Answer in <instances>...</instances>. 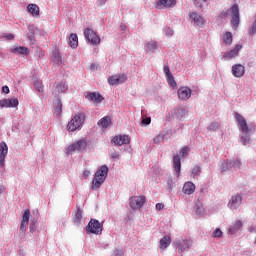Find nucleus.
Returning <instances> with one entry per match:
<instances>
[{
    "mask_svg": "<svg viewBox=\"0 0 256 256\" xmlns=\"http://www.w3.org/2000/svg\"><path fill=\"white\" fill-rule=\"evenodd\" d=\"M234 117L237 121L238 129L241 131V143L242 145H249V142L251 141V137L249 134V126H247V120H245V117H243L239 113H235Z\"/></svg>",
    "mask_w": 256,
    "mask_h": 256,
    "instance_id": "obj_1",
    "label": "nucleus"
},
{
    "mask_svg": "<svg viewBox=\"0 0 256 256\" xmlns=\"http://www.w3.org/2000/svg\"><path fill=\"white\" fill-rule=\"evenodd\" d=\"M109 173V167L107 165H103L98 169L95 173L94 179L92 180L91 189L93 191H97V189L101 188V185L105 183L107 179V174Z\"/></svg>",
    "mask_w": 256,
    "mask_h": 256,
    "instance_id": "obj_2",
    "label": "nucleus"
},
{
    "mask_svg": "<svg viewBox=\"0 0 256 256\" xmlns=\"http://www.w3.org/2000/svg\"><path fill=\"white\" fill-rule=\"evenodd\" d=\"M83 123H85V114L79 113L76 114L67 125L68 131H79L81 127H83Z\"/></svg>",
    "mask_w": 256,
    "mask_h": 256,
    "instance_id": "obj_3",
    "label": "nucleus"
},
{
    "mask_svg": "<svg viewBox=\"0 0 256 256\" xmlns=\"http://www.w3.org/2000/svg\"><path fill=\"white\" fill-rule=\"evenodd\" d=\"M86 231L89 235H101L103 233V224L99 220L92 218L86 226Z\"/></svg>",
    "mask_w": 256,
    "mask_h": 256,
    "instance_id": "obj_4",
    "label": "nucleus"
},
{
    "mask_svg": "<svg viewBox=\"0 0 256 256\" xmlns=\"http://www.w3.org/2000/svg\"><path fill=\"white\" fill-rule=\"evenodd\" d=\"M31 217V211L26 209L22 216V221L19 229V239H25V233L27 232V226L29 225V219Z\"/></svg>",
    "mask_w": 256,
    "mask_h": 256,
    "instance_id": "obj_5",
    "label": "nucleus"
},
{
    "mask_svg": "<svg viewBox=\"0 0 256 256\" xmlns=\"http://www.w3.org/2000/svg\"><path fill=\"white\" fill-rule=\"evenodd\" d=\"M84 37L91 45H99V43H101V38H99V35L91 28L84 30Z\"/></svg>",
    "mask_w": 256,
    "mask_h": 256,
    "instance_id": "obj_6",
    "label": "nucleus"
},
{
    "mask_svg": "<svg viewBox=\"0 0 256 256\" xmlns=\"http://www.w3.org/2000/svg\"><path fill=\"white\" fill-rule=\"evenodd\" d=\"M175 245L178 249V253H185V251H187V249L193 245V241L190 239L178 238L175 241Z\"/></svg>",
    "mask_w": 256,
    "mask_h": 256,
    "instance_id": "obj_7",
    "label": "nucleus"
},
{
    "mask_svg": "<svg viewBox=\"0 0 256 256\" xmlns=\"http://www.w3.org/2000/svg\"><path fill=\"white\" fill-rule=\"evenodd\" d=\"M85 147H87V142H85V140H78L68 146L66 153L67 155H72L73 153H75V151H83Z\"/></svg>",
    "mask_w": 256,
    "mask_h": 256,
    "instance_id": "obj_8",
    "label": "nucleus"
},
{
    "mask_svg": "<svg viewBox=\"0 0 256 256\" xmlns=\"http://www.w3.org/2000/svg\"><path fill=\"white\" fill-rule=\"evenodd\" d=\"M230 13H232L231 25L232 29H237L239 27V23H241V19L239 16V6L234 5L230 8Z\"/></svg>",
    "mask_w": 256,
    "mask_h": 256,
    "instance_id": "obj_9",
    "label": "nucleus"
},
{
    "mask_svg": "<svg viewBox=\"0 0 256 256\" xmlns=\"http://www.w3.org/2000/svg\"><path fill=\"white\" fill-rule=\"evenodd\" d=\"M145 196H133L130 198V207L133 210L141 209L145 205Z\"/></svg>",
    "mask_w": 256,
    "mask_h": 256,
    "instance_id": "obj_10",
    "label": "nucleus"
},
{
    "mask_svg": "<svg viewBox=\"0 0 256 256\" xmlns=\"http://www.w3.org/2000/svg\"><path fill=\"white\" fill-rule=\"evenodd\" d=\"M67 89H69V86L65 81H60L56 84H54V88L52 90V94L54 97H59L61 93H67Z\"/></svg>",
    "mask_w": 256,
    "mask_h": 256,
    "instance_id": "obj_11",
    "label": "nucleus"
},
{
    "mask_svg": "<svg viewBox=\"0 0 256 256\" xmlns=\"http://www.w3.org/2000/svg\"><path fill=\"white\" fill-rule=\"evenodd\" d=\"M111 141L114 145L121 147L122 145H129V143H131V138L129 135H117L114 136Z\"/></svg>",
    "mask_w": 256,
    "mask_h": 256,
    "instance_id": "obj_12",
    "label": "nucleus"
},
{
    "mask_svg": "<svg viewBox=\"0 0 256 256\" xmlns=\"http://www.w3.org/2000/svg\"><path fill=\"white\" fill-rule=\"evenodd\" d=\"M241 203H243V198L239 194H235L231 197L228 207L232 211H235V209H239L241 207Z\"/></svg>",
    "mask_w": 256,
    "mask_h": 256,
    "instance_id": "obj_13",
    "label": "nucleus"
},
{
    "mask_svg": "<svg viewBox=\"0 0 256 256\" xmlns=\"http://www.w3.org/2000/svg\"><path fill=\"white\" fill-rule=\"evenodd\" d=\"M192 90L189 87H180L177 91L178 99L180 101H187L191 99Z\"/></svg>",
    "mask_w": 256,
    "mask_h": 256,
    "instance_id": "obj_14",
    "label": "nucleus"
},
{
    "mask_svg": "<svg viewBox=\"0 0 256 256\" xmlns=\"http://www.w3.org/2000/svg\"><path fill=\"white\" fill-rule=\"evenodd\" d=\"M177 5L176 0H158L156 2V9H171Z\"/></svg>",
    "mask_w": 256,
    "mask_h": 256,
    "instance_id": "obj_15",
    "label": "nucleus"
},
{
    "mask_svg": "<svg viewBox=\"0 0 256 256\" xmlns=\"http://www.w3.org/2000/svg\"><path fill=\"white\" fill-rule=\"evenodd\" d=\"M127 81V75H113L108 78L109 85H121V83H125Z\"/></svg>",
    "mask_w": 256,
    "mask_h": 256,
    "instance_id": "obj_16",
    "label": "nucleus"
},
{
    "mask_svg": "<svg viewBox=\"0 0 256 256\" xmlns=\"http://www.w3.org/2000/svg\"><path fill=\"white\" fill-rule=\"evenodd\" d=\"M242 229H243V221L236 220L234 223H232L228 227V233L230 235H237V233H239V231H242Z\"/></svg>",
    "mask_w": 256,
    "mask_h": 256,
    "instance_id": "obj_17",
    "label": "nucleus"
},
{
    "mask_svg": "<svg viewBox=\"0 0 256 256\" xmlns=\"http://www.w3.org/2000/svg\"><path fill=\"white\" fill-rule=\"evenodd\" d=\"M8 153H9V147L7 146V143L1 142L0 143V167H5V158L7 157Z\"/></svg>",
    "mask_w": 256,
    "mask_h": 256,
    "instance_id": "obj_18",
    "label": "nucleus"
},
{
    "mask_svg": "<svg viewBox=\"0 0 256 256\" xmlns=\"http://www.w3.org/2000/svg\"><path fill=\"white\" fill-rule=\"evenodd\" d=\"M19 106V100L17 98L0 100V107L2 108H14Z\"/></svg>",
    "mask_w": 256,
    "mask_h": 256,
    "instance_id": "obj_19",
    "label": "nucleus"
},
{
    "mask_svg": "<svg viewBox=\"0 0 256 256\" xmlns=\"http://www.w3.org/2000/svg\"><path fill=\"white\" fill-rule=\"evenodd\" d=\"M189 17L197 27H202L205 25V18H203V16L199 15L197 12H190Z\"/></svg>",
    "mask_w": 256,
    "mask_h": 256,
    "instance_id": "obj_20",
    "label": "nucleus"
},
{
    "mask_svg": "<svg viewBox=\"0 0 256 256\" xmlns=\"http://www.w3.org/2000/svg\"><path fill=\"white\" fill-rule=\"evenodd\" d=\"M171 114H172V117L174 119H179L181 121V119H183V117L185 115H187V108L183 107V106H180V107H177V108H174L172 111H171Z\"/></svg>",
    "mask_w": 256,
    "mask_h": 256,
    "instance_id": "obj_21",
    "label": "nucleus"
},
{
    "mask_svg": "<svg viewBox=\"0 0 256 256\" xmlns=\"http://www.w3.org/2000/svg\"><path fill=\"white\" fill-rule=\"evenodd\" d=\"M232 75H234V77H243V75H245V66L241 65V64H235L232 66Z\"/></svg>",
    "mask_w": 256,
    "mask_h": 256,
    "instance_id": "obj_22",
    "label": "nucleus"
},
{
    "mask_svg": "<svg viewBox=\"0 0 256 256\" xmlns=\"http://www.w3.org/2000/svg\"><path fill=\"white\" fill-rule=\"evenodd\" d=\"M86 99H88V101H92L93 103H101L104 98L97 92H89L86 95Z\"/></svg>",
    "mask_w": 256,
    "mask_h": 256,
    "instance_id": "obj_23",
    "label": "nucleus"
},
{
    "mask_svg": "<svg viewBox=\"0 0 256 256\" xmlns=\"http://www.w3.org/2000/svg\"><path fill=\"white\" fill-rule=\"evenodd\" d=\"M182 191L184 195H193V193H195V184L191 181L186 182Z\"/></svg>",
    "mask_w": 256,
    "mask_h": 256,
    "instance_id": "obj_24",
    "label": "nucleus"
},
{
    "mask_svg": "<svg viewBox=\"0 0 256 256\" xmlns=\"http://www.w3.org/2000/svg\"><path fill=\"white\" fill-rule=\"evenodd\" d=\"M173 169L177 177H179L181 175V158L179 155L173 157Z\"/></svg>",
    "mask_w": 256,
    "mask_h": 256,
    "instance_id": "obj_25",
    "label": "nucleus"
},
{
    "mask_svg": "<svg viewBox=\"0 0 256 256\" xmlns=\"http://www.w3.org/2000/svg\"><path fill=\"white\" fill-rule=\"evenodd\" d=\"M167 135H169V131H162L156 137L153 138V143L155 145H161L165 139H167Z\"/></svg>",
    "mask_w": 256,
    "mask_h": 256,
    "instance_id": "obj_26",
    "label": "nucleus"
},
{
    "mask_svg": "<svg viewBox=\"0 0 256 256\" xmlns=\"http://www.w3.org/2000/svg\"><path fill=\"white\" fill-rule=\"evenodd\" d=\"M241 49H243L242 45H236L232 50L225 54L226 59H233V57H237Z\"/></svg>",
    "mask_w": 256,
    "mask_h": 256,
    "instance_id": "obj_27",
    "label": "nucleus"
},
{
    "mask_svg": "<svg viewBox=\"0 0 256 256\" xmlns=\"http://www.w3.org/2000/svg\"><path fill=\"white\" fill-rule=\"evenodd\" d=\"M68 44L72 49H77V47H79V38L77 37V34H70Z\"/></svg>",
    "mask_w": 256,
    "mask_h": 256,
    "instance_id": "obj_28",
    "label": "nucleus"
},
{
    "mask_svg": "<svg viewBox=\"0 0 256 256\" xmlns=\"http://www.w3.org/2000/svg\"><path fill=\"white\" fill-rule=\"evenodd\" d=\"M11 53H14L15 55H29V49L27 47H12L11 48Z\"/></svg>",
    "mask_w": 256,
    "mask_h": 256,
    "instance_id": "obj_29",
    "label": "nucleus"
},
{
    "mask_svg": "<svg viewBox=\"0 0 256 256\" xmlns=\"http://www.w3.org/2000/svg\"><path fill=\"white\" fill-rule=\"evenodd\" d=\"M157 47H158L157 42H155L153 40L144 44V49L148 53H155V50L157 49Z\"/></svg>",
    "mask_w": 256,
    "mask_h": 256,
    "instance_id": "obj_30",
    "label": "nucleus"
},
{
    "mask_svg": "<svg viewBox=\"0 0 256 256\" xmlns=\"http://www.w3.org/2000/svg\"><path fill=\"white\" fill-rule=\"evenodd\" d=\"M169 245H171V236H164L159 242V247L162 251H165Z\"/></svg>",
    "mask_w": 256,
    "mask_h": 256,
    "instance_id": "obj_31",
    "label": "nucleus"
},
{
    "mask_svg": "<svg viewBox=\"0 0 256 256\" xmlns=\"http://www.w3.org/2000/svg\"><path fill=\"white\" fill-rule=\"evenodd\" d=\"M99 127H102V129H107L109 125H111V116H105L102 119L98 121Z\"/></svg>",
    "mask_w": 256,
    "mask_h": 256,
    "instance_id": "obj_32",
    "label": "nucleus"
},
{
    "mask_svg": "<svg viewBox=\"0 0 256 256\" xmlns=\"http://www.w3.org/2000/svg\"><path fill=\"white\" fill-rule=\"evenodd\" d=\"M63 109V103H61V98L56 97V100L54 101V110L57 115H61V111Z\"/></svg>",
    "mask_w": 256,
    "mask_h": 256,
    "instance_id": "obj_33",
    "label": "nucleus"
},
{
    "mask_svg": "<svg viewBox=\"0 0 256 256\" xmlns=\"http://www.w3.org/2000/svg\"><path fill=\"white\" fill-rule=\"evenodd\" d=\"M27 10H28V12L31 13V15H33V17H38V15H39V6H37V4H29L27 6Z\"/></svg>",
    "mask_w": 256,
    "mask_h": 256,
    "instance_id": "obj_34",
    "label": "nucleus"
},
{
    "mask_svg": "<svg viewBox=\"0 0 256 256\" xmlns=\"http://www.w3.org/2000/svg\"><path fill=\"white\" fill-rule=\"evenodd\" d=\"M222 41L225 45H231L233 43V34L231 32H225Z\"/></svg>",
    "mask_w": 256,
    "mask_h": 256,
    "instance_id": "obj_35",
    "label": "nucleus"
},
{
    "mask_svg": "<svg viewBox=\"0 0 256 256\" xmlns=\"http://www.w3.org/2000/svg\"><path fill=\"white\" fill-rule=\"evenodd\" d=\"M53 55V59L55 61V63H57V65H61L63 58L61 57V54L59 53L58 49H54L52 52Z\"/></svg>",
    "mask_w": 256,
    "mask_h": 256,
    "instance_id": "obj_36",
    "label": "nucleus"
},
{
    "mask_svg": "<svg viewBox=\"0 0 256 256\" xmlns=\"http://www.w3.org/2000/svg\"><path fill=\"white\" fill-rule=\"evenodd\" d=\"M230 163L232 165V169H235V170L241 169V167L243 165V163H241V159H239V158L230 160Z\"/></svg>",
    "mask_w": 256,
    "mask_h": 256,
    "instance_id": "obj_37",
    "label": "nucleus"
},
{
    "mask_svg": "<svg viewBox=\"0 0 256 256\" xmlns=\"http://www.w3.org/2000/svg\"><path fill=\"white\" fill-rule=\"evenodd\" d=\"M192 177H199L201 175V166L199 164L195 165L191 170Z\"/></svg>",
    "mask_w": 256,
    "mask_h": 256,
    "instance_id": "obj_38",
    "label": "nucleus"
},
{
    "mask_svg": "<svg viewBox=\"0 0 256 256\" xmlns=\"http://www.w3.org/2000/svg\"><path fill=\"white\" fill-rule=\"evenodd\" d=\"M166 79H167V83L170 85V87H173V89H175V87H177V82H175V78L173 77V74L166 76Z\"/></svg>",
    "mask_w": 256,
    "mask_h": 256,
    "instance_id": "obj_39",
    "label": "nucleus"
},
{
    "mask_svg": "<svg viewBox=\"0 0 256 256\" xmlns=\"http://www.w3.org/2000/svg\"><path fill=\"white\" fill-rule=\"evenodd\" d=\"M34 87L35 89H37L39 93H43L44 88H43V82L41 80H35Z\"/></svg>",
    "mask_w": 256,
    "mask_h": 256,
    "instance_id": "obj_40",
    "label": "nucleus"
},
{
    "mask_svg": "<svg viewBox=\"0 0 256 256\" xmlns=\"http://www.w3.org/2000/svg\"><path fill=\"white\" fill-rule=\"evenodd\" d=\"M163 33L166 37H173V35L175 34V31L172 30L171 27L166 26L163 28Z\"/></svg>",
    "mask_w": 256,
    "mask_h": 256,
    "instance_id": "obj_41",
    "label": "nucleus"
},
{
    "mask_svg": "<svg viewBox=\"0 0 256 256\" xmlns=\"http://www.w3.org/2000/svg\"><path fill=\"white\" fill-rule=\"evenodd\" d=\"M229 169H233L231 165V160H226L222 163L221 171H229Z\"/></svg>",
    "mask_w": 256,
    "mask_h": 256,
    "instance_id": "obj_42",
    "label": "nucleus"
},
{
    "mask_svg": "<svg viewBox=\"0 0 256 256\" xmlns=\"http://www.w3.org/2000/svg\"><path fill=\"white\" fill-rule=\"evenodd\" d=\"M195 213H196V215H198V217H201L203 215V213H205V209L203 208V204H197L196 205Z\"/></svg>",
    "mask_w": 256,
    "mask_h": 256,
    "instance_id": "obj_43",
    "label": "nucleus"
},
{
    "mask_svg": "<svg viewBox=\"0 0 256 256\" xmlns=\"http://www.w3.org/2000/svg\"><path fill=\"white\" fill-rule=\"evenodd\" d=\"M81 219H83V212L81 211V209H78L75 214L74 223H80Z\"/></svg>",
    "mask_w": 256,
    "mask_h": 256,
    "instance_id": "obj_44",
    "label": "nucleus"
},
{
    "mask_svg": "<svg viewBox=\"0 0 256 256\" xmlns=\"http://www.w3.org/2000/svg\"><path fill=\"white\" fill-rule=\"evenodd\" d=\"M142 127H147V125H151V117H144L140 123Z\"/></svg>",
    "mask_w": 256,
    "mask_h": 256,
    "instance_id": "obj_45",
    "label": "nucleus"
},
{
    "mask_svg": "<svg viewBox=\"0 0 256 256\" xmlns=\"http://www.w3.org/2000/svg\"><path fill=\"white\" fill-rule=\"evenodd\" d=\"M29 229H30V233H35V229H37V220L36 219L31 220Z\"/></svg>",
    "mask_w": 256,
    "mask_h": 256,
    "instance_id": "obj_46",
    "label": "nucleus"
},
{
    "mask_svg": "<svg viewBox=\"0 0 256 256\" xmlns=\"http://www.w3.org/2000/svg\"><path fill=\"white\" fill-rule=\"evenodd\" d=\"M166 183H167V189H168V191H173V188L175 187V186L173 185V177H168Z\"/></svg>",
    "mask_w": 256,
    "mask_h": 256,
    "instance_id": "obj_47",
    "label": "nucleus"
},
{
    "mask_svg": "<svg viewBox=\"0 0 256 256\" xmlns=\"http://www.w3.org/2000/svg\"><path fill=\"white\" fill-rule=\"evenodd\" d=\"M220 125L217 122H213L209 127V131H217L219 129Z\"/></svg>",
    "mask_w": 256,
    "mask_h": 256,
    "instance_id": "obj_48",
    "label": "nucleus"
},
{
    "mask_svg": "<svg viewBox=\"0 0 256 256\" xmlns=\"http://www.w3.org/2000/svg\"><path fill=\"white\" fill-rule=\"evenodd\" d=\"M181 157H187L189 155V147H184L180 151Z\"/></svg>",
    "mask_w": 256,
    "mask_h": 256,
    "instance_id": "obj_49",
    "label": "nucleus"
},
{
    "mask_svg": "<svg viewBox=\"0 0 256 256\" xmlns=\"http://www.w3.org/2000/svg\"><path fill=\"white\" fill-rule=\"evenodd\" d=\"M223 232L221 231V229L216 228L212 234V237H222Z\"/></svg>",
    "mask_w": 256,
    "mask_h": 256,
    "instance_id": "obj_50",
    "label": "nucleus"
},
{
    "mask_svg": "<svg viewBox=\"0 0 256 256\" xmlns=\"http://www.w3.org/2000/svg\"><path fill=\"white\" fill-rule=\"evenodd\" d=\"M192 1L195 7H197L198 9H203V3H201V1L199 0H192Z\"/></svg>",
    "mask_w": 256,
    "mask_h": 256,
    "instance_id": "obj_51",
    "label": "nucleus"
},
{
    "mask_svg": "<svg viewBox=\"0 0 256 256\" xmlns=\"http://www.w3.org/2000/svg\"><path fill=\"white\" fill-rule=\"evenodd\" d=\"M164 74L167 76L171 75V69H169V66L165 65L163 68Z\"/></svg>",
    "mask_w": 256,
    "mask_h": 256,
    "instance_id": "obj_52",
    "label": "nucleus"
},
{
    "mask_svg": "<svg viewBox=\"0 0 256 256\" xmlns=\"http://www.w3.org/2000/svg\"><path fill=\"white\" fill-rule=\"evenodd\" d=\"M112 256H123V252L119 249H115Z\"/></svg>",
    "mask_w": 256,
    "mask_h": 256,
    "instance_id": "obj_53",
    "label": "nucleus"
},
{
    "mask_svg": "<svg viewBox=\"0 0 256 256\" xmlns=\"http://www.w3.org/2000/svg\"><path fill=\"white\" fill-rule=\"evenodd\" d=\"M112 159H119V152L113 151L111 154Z\"/></svg>",
    "mask_w": 256,
    "mask_h": 256,
    "instance_id": "obj_54",
    "label": "nucleus"
},
{
    "mask_svg": "<svg viewBox=\"0 0 256 256\" xmlns=\"http://www.w3.org/2000/svg\"><path fill=\"white\" fill-rule=\"evenodd\" d=\"M2 92L5 93L6 95H9V92H10L9 86H3L2 87Z\"/></svg>",
    "mask_w": 256,
    "mask_h": 256,
    "instance_id": "obj_55",
    "label": "nucleus"
},
{
    "mask_svg": "<svg viewBox=\"0 0 256 256\" xmlns=\"http://www.w3.org/2000/svg\"><path fill=\"white\" fill-rule=\"evenodd\" d=\"M4 37H5L8 41H11V40L15 39V36H14L13 34H6Z\"/></svg>",
    "mask_w": 256,
    "mask_h": 256,
    "instance_id": "obj_56",
    "label": "nucleus"
},
{
    "mask_svg": "<svg viewBox=\"0 0 256 256\" xmlns=\"http://www.w3.org/2000/svg\"><path fill=\"white\" fill-rule=\"evenodd\" d=\"M163 207H165V205H163L162 203H157V204H156V209H157L158 211H161V209H163Z\"/></svg>",
    "mask_w": 256,
    "mask_h": 256,
    "instance_id": "obj_57",
    "label": "nucleus"
},
{
    "mask_svg": "<svg viewBox=\"0 0 256 256\" xmlns=\"http://www.w3.org/2000/svg\"><path fill=\"white\" fill-rule=\"evenodd\" d=\"M107 3V0H97V5L101 7V5H105Z\"/></svg>",
    "mask_w": 256,
    "mask_h": 256,
    "instance_id": "obj_58",
    "label": "nucleus"
},
{
    "mask_svg": "<svg viewBox=\"0 0 256 256\" xmlns=\"http://www.w3.org/2000/svg\"><path fill=\"white\" fill-rule=\"evenodd\" d=\"M221 17H227L229 15V10L221 12Z\"/></svg>",
    "mask_w": 256,
    "mask_h": 256,
    "instance_id": "obj_59",
    "label": "nucleus"
},
{
    "mask_svg": "<svg viewBox=\"0 0 256 256\" xmlns=\"http://www.w3.org/2000/svg\"><path fill=\"white\" fill-rule=\"evenodd\" d=\"M249 232H250V233H256V228H255V226H251V227L249 228Z\"/></svg>",
    "mask_w": 256,
    "mask_h": 256,
    "instance_id": "obj_60",
    "label": "nucleus"
},
{
    "mask_svg": "<svg viewBox=\"0 0 256 256\" xmlns=\"http://www.w3.org/2000/svg\"><path fill=\"white\" fill-rule=\"evenodd\" d=\"M121 31H127V26L125 24L120 25Z\"/></svg>",
    "mask_w": 256,
    "mask_h": 256,
    "instance_id": "obj_61",
    "label": "nucleus"
},
{
    "mask_svg": "<svg viewBox=\"0 0 256 256\" xmlns=\"http://www.w3.org/2000/svg\"><path fill=\"white\" fill-rule=\"evenodd\" d=\"M83 175L84 177H89V175H91V172L89 170H85Z\"/></svg>",
    "mask_w": 256,
    "mask_h": 256,
    "instance_id": "obj_62",
    "label": "nucleus"
},
{
    "mask_svg": "<svg viewBox=\"0 0 256 256\" xmlns=\"http://www.w3.org/2000/svg\"><path fill=\"white\" fill-rule=\"evenodd\" d=\"M90 69H91L92 71L95 70V69H97V65L91 64V65H90Z\"/></svg>",
    "mask_w": 256,
    "mask_h": 256,
    "instance_id": "obj_63",
    "label": "nucleus"
},
{
    "mask_svg": "<svg viewBox=\"0 0 256 256\" xmlns=\"http://www.w3.org/2000/svg\"><path fill=\"white\" fill-rule=\"evenodd\" d=\"M3 191H5V187L0 186V195H1V193H3Z\"/></svg>",
    "mask_w": 256,
    "mask_h": 256,
    "instance_id": "obj_64",
    "label": "nucleus"
}]
</instances>
